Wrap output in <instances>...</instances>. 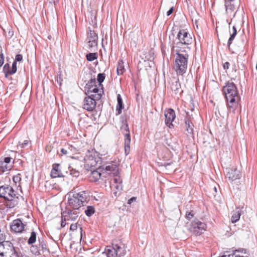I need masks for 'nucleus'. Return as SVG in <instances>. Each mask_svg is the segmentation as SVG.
I'll return each instance as SVG.
<instances>
[{"label":"nucleus","mask_w":257,"mask_h":257,"mask_svg":"<svg viewBox=\"0 0 257 257\" xmlns=\"http://www.w3.org/2000/svg\"><path fill=\"white\" fill-rule=\"evenodd\" d=\"M165 116L166 124L170 128L172 127V122L176 117L175 111L172 108L168 109L165 111Z\"/></svg>","instance_id":"ddd939ff"},{"label":"nucleus","mask_w":257,"mask_h":257,"mask_svg":"<svg viewBox=\"0 0 257 257\" xmlns=\"http://www.w3.org/2000/svg\"><path fill=\"white\" fill-rule=\"evenodd\" d=\"M125 71L123 62L122 60H119L117 67V73L118 75H122Z\"/></svg>","instance_id":"c85d7f7f"},{"label":"nucleus","mask_w":257,"mask_h":257,"mask_svg":"<svg viewBox=\"0 0 257 257\" xmlns=\"http://www.w3.org/2000/svg\"><path fill=\"white\" fill-rule=\"evenodd\" d=\"M23 60V56L21 54H17L15 57V60L14 61L20 62Z\"/></svg>","instance_id":"49530a36"},{"label":"nucleus","mask_w":257,"mask_h":257,"mask_svg":"<svg viewBox=\"0 0 257 257\" xmlns=\"http://www.w3.org/2000/svg\"><path fill=\"white\" fill-rule=\"evenodd\" d=\"M233 32L232 34H231L230 38H229L227 42V44L228 47L230 46L232 43V41L234 40L237 34L236 28L235 26H233L232 27Z\"/></svg>","instance_id":"c756f323"},{"label":"nucleus","mask_w":257,"mask_h":257,"mask_svg":"<svg viewBox=\"0 0 257 257\" xmlns=\"http://www.w3.org/2000/svg\"><path fill=\"white\" fill-rule=\"evenodd\" d=\"M77 228V223L71 224L70 227V230L71 231L76 230Z\"/></svg>","instance_id":"8fccbe9b"},{"label":"nucleus","mask_w":257,"mask_h":257,"mask_svg":"<svg viewBox=\"0 0 257 257\" xmlns=\"http://www.w3.org/2000/svg\"><path fill=\"white\" fill-rule=\"evenodd\" d=\"M185 130L189 134H193L194 125L192 122L190 116H186L185 118Z\"/></svg>","instance_id":"6ab92c4d"},{"label":"nucleus","mask_w":257,"mask_h":257,"mask_svg":"<svg viewBox=\"0 0 257 257\" xmlns=\"http://www.w3.org/2000/svg\"><path fill=\"white\" fill-rule=\"evenodd\" d=\"M241 177V173L239 170L236 167H232L226 169V177L230 181H233L237 179H239Z\"/></svg>","instance_id":"f8f14e48"},{"label":"nucleus","mask_w":257,"mask_h":257,"mask_svg":"<svg viewBox=\"0 0 257 257\" xmlns=\"http://www.w3.org/2000/svg\"><path fill=\"white\" fill-rule=\"evenodd\" d=\"M241 65H242V68H244L245 67L244 65L243 64Z\"/></svg>","instance_id":"0e129e2a"},{"label":"nucleus","mask_w":257,"mask_h":257,"mask_svg":"<svg viewBox=\"0 0 257 257\" xmlns=\"http://www.w3.org/2000/svg\"><path fill=\"white\" fill-rule=\"evenodd\" d=\"M36 233L35 231H32L31 236L28 240L29 244H32L36 242Z\"/></svg>","instance_id":"72a5a7b5"},{"label":"nucleus","mask_w":257,"mask_h":257,"mask_svg":"<svg viewBox=\"0 0 257 257\" xmlns=\"http://www.w3.org/2000/svg\"><path fill=\"white\" fill-rule=\"evenodd\" d=\"M112 245L114 249L116 251L117 255L118 257H120L123 256L125 253L126 251L124 248V245L123 244H118L112 243Z\"/></svg>","instance_id":"412c9836"},{"label":"nucleus","mask_w":257,"mask_h":257,"mask_svg":"<svg viewBox=\"0 0 257 257\" xmlns=\"http://www.w3.org/2000/svg\"><path fill=\"white\" fill-rule=\"evenodd\" d=\"M222 257H227V254H224L221 255Z\"/></svg>","instance_id":"e2e57ef3"},{"label":"nucleus","mask_w":257,"mask_h":257,"mask_svg":"<svg viewBox=\"0 0 257 257\" xmlns=\"http://www.w3.org/2000/svg\"><path fill=\"white\" fill-rule=\"evenodd\" d=\"M64 220V218L63 217V215H62V220H61V227H64L66 225V223Z\"/></svg>","instance_id":"6e6d98bb"},{"label":"nucleus","mask_w":257,"mask_h":257,"mask_svg":"<svg viewBox=\"0 0 257 257\" xmlns=\"http://www.w3.org/2000/svg\"><path fill=\"white\" fill-rule=\"evenodd\" d=\"M95 212L94 207L92 206H88L85 210V214L87 216H91Z\"/></svg>","instance_id":"473e14b6"},{"label":"nucleus","mask_w":257,"mask_h":257,"mask_svg":"<svg viewBox=\"0 0 257 257\" xmlns=\"http://www.w3.org/2000/svg\"><path fill=\"white\" fill-rule=\"evenodd\" d=\"M84 160L86 166L90 167H95L101 162V158L99 154L95 150H88L86 152Z\"/></svg>","instance_id":"39448f33"},{"label":"nucleus","mask_w":257,"mask_h":257,"mask_svg":"<svg viewBox=\"0 0 257 257\" xmlns=\"http://www.w3.org/2000/svg\"><path fill=\"white\" fill-rule=\"evenodd\" d=\"M120 130L124 136V150L126 155L129 154L130 151L131 136L130 130L127 123H124L121 126Z\"/></svg>","instance_id":"0eeeda50"},{"label":"nucleus","mask_w":257,"mask_h":257,"mask_svg":"<svg viewBox=\"0 0 257 257\" xmlns=\"http://www.w3.org/2000/svg\"><path fill=\"white\" fill-rule=\"evenodd\" d=\"M246 250L243 248H239L238 249L232 250V253L227 254V257H248L247 256L241 255L237 254V253H246Z\"/></svg>","instance_id":"393cba45"},{"label":"nucleus","mask_w":257,"mask_h":257,"mask_svg":"<svg viewBox=\"0 0 257 257\" xmlns=\"http://www.w3.org/2000/svg\"><path fill=\"white\" fill-rule=\"evenodd\" d=\"M137 200V197H133L130 199H128L127 201L128 204H131L133 202H135Z\"/></svg>","instance_id":"3c124183"},{"label":"nucleus","mask_w":257,"mask_h":257,"mask_svg":"<svg viewBox=\"0 0 257 257\" xmlns=\"http://www.w3.org/2000/svg\"><path fill=\"white\" fill-rule=\"evenodd\" d=\"M176 39L177 42L173 41L171 45V51L173 52H182L183 49L189 51L190 48L189 47L193 42V39L191 35L187 32L186 30H180L177 35Z\"/></svg>","instance_id":"f257e3e1"},{"label":"nucleus","mask_w":257,"mask_h":257,"mask_svg":"<svg viewBox=\"0 0 257 257\" xmlns=\"http://www.w3.org/2000/svg\"><path fill=\"white\" fill-rule=\"evenodd\" d=\"M4 63V55L2 52V49L1 48V52L0 53V67H1Z\"/></svg>","instance_id":"a18cd8bd"},{"label":"nucleus","mask_w":257,"mask_h":257,"mask_svg":"<svg viewBox=\"0 0 257 257\" xmlns=\"http://www.w3.org/2000/svg\"><path fill=\"white\" fill-rule=\"evenodd\" d=\"M80 214V209L78 208L71 207L67 205L65 210L62 212V215L64 218V220L75 221Z\"/></svg>","instance_id":"423d86ee"},{"label":"nucleus","mask_w":257,"mask_h":257,"mask_svg":"<svg viewBox=\"0 0 257 257\" xmlns=\"http://www.w3.org/2000/svg\"><path fill=\"white\" fill-rule=\"evenodd\" d=\"M225 3V7H226L227 6V5H232L234 4L233 1H224Z\"/></svg>","instance_id":"864d4df0"},{"label":"nucleus","mask_w":257,"mask_h":257,"mask_svg":"<svg viewBox=\"0 0 257 257\" xmlns=\"http://www.w3.org/2000/svg\"><path fill=\"white\" fill-rule=\"evenodd\" d=\"M97 100L99 99H94V98L88 95L83 100V108L88 111H92L96 107Z\"/></svg>","instance_id":"9d476101"},{"label":"nucleus","mask_w":257,"mask_h":257,"mask_svg":"<svg viewBox=\"0 0 257 257\" xmlns=\"http://www.w3.org/2000/svg\"><path fill=\"white\" fill-rule=\"evenodd\" d=\"M11 159L12 158L11 157H6L4 158V161H2V162L5 163V164H8V165H9Z\"/></svg>","instance_id":"de8ad7c7"},{"label":"nucleus","mask_w":257,"mask_h":257,"mask_svg":"<svg viewBox=\"0 0 257 257\" xmlns=\"http://www.w3.org/2000/svg\"><path fill=\"white\" fill-rule=\"evenodd\" d=\"M25 225L21 219H17L13 221L10 228L13 231L16 233H21L24 230Z\"/></svg>","instance_id":"4468645a"},{"label":"nucleus","mask_w":257,"mask_h":257,"mask_svg":"<svg viewBox=\"0 0 257 257\" xmlns=\"http://www.w3.org/2000/svg\"><path fill=\"white\" fill-rule=\"evenodd\" d=\"M162 257H164V256H162Z\"/></svg>","instance_id":"338daca9"},{"label":"nucleus","mask_w":257,"mask_h":257,"mask_svg":"<svg viewBox=\"0 0 257 257\" xmlns=\"http://www.w3.org/2000/svg\"><path fill=\"white\" fill-rule=\"evenodd\" d=\"M188 51L186 50L183 49L182 52H175L176 56L174 68L177 75L183 76L186 72L189 58Z\"/></svg>","instance_id":"20e7f679"},{"label":"nucleus","mask_w":257,"mask_h":257,"mask_svg":"<svg viewBox=\"0 0 257 257\" xmlns=\"http://www.w3.org/2000/svg\"><path fill=\"white\" fill-rule=\"evenodd\" d=\"M40 246L41 247V249L42 250H46V245L44 243V242L40 243Z\"/></svg>","instance_id":"4d7b16f0"},{"label":"nucleus","mask_w":257,"mask_h":257,"mask_svg":"<svg viewBox=\"0 0 257 257\" xmlns=\"http://www.w3.org/2000/svg\"><path fill=\"white\" fill-rule=\"evenodd\" d=\"M117 104L116 107V110L117 111L118 114H120L122 112V109L123 108V105L122 99L121 95L118 94L117 95Z\"/></svg>","instance_id":"a878e982"},{"label":"nucleus","mask_w":257,"mask_h":257,"mask_svg":"<svg viewBox=\"0 0 257 257\" xmlns=\"http://www.w3.org/2000/svg\"><path fill=\"white\" fill-rule=\"evenodd\" d=\"M68 204L67 205L70 206L71 207H75L80 208L84 204L79 200L76 196L74 195V193H72V190L68 194Z\"/></svg>","instance_id":"9b49d317"},{"label":"nucleus","mask_w":257,"mask_h":257,"mask_svg":"<svg viewBox=\"0 0 257 257\" xmlns=\"http://www.w3.org/2000/svg\"><path fill=\"white\" fill-rule=\"evenodd\" d=\"M96 80L95 78H91L86 84L85 86V90L86 92H91L93 91L94 89H95L96 86Z\"/></svg>","instance_id":"5701e85b"},{"label":"nucleus","mask_w":257,"mask_h":257,"mask_svg":"<svg viewBox=\"0 0 257 257\" xmlns=\"http://www.w3.org/2000/svg\"><path fill=\"white\" fill-rule=\"evenodd\" d=\"M98 54L97 53H89L86 55V59L88 61H92L97 59Z\"/></svg>","instance_id":"2f4dec72"},{"label":"nucleus","mask_w":257,"mask_h":257,"mask_svg":"<svg viewBox=\"0 0 257 257\" xmlns=\"http://www.w3.org/2000/svg\"><path fill=\"white\" fill-rule=\"evenodd\" d=\"M70 174L74 177H77L79 176V173L77 171L71 170H70Z\"/></svg>","instance_id":"09e8293b"},{"label":"nucleus","mask_w":257,"mask_h":257,"mask_svg":"<svg viewBox=\"0 0 257 257\" xmlns=\"http://www.w3.org/2000/svg\"><path fill=\"white\" fill-rule=\"evenodd\" d=\"M29 143V141L28 140H25L23 143H21V142H19V146H20L21 148H25L28 145Z\"/></svg>","instance_id":"c03bdc74"},{"label":"nucleus","mask_w":257,"mask_h":257,"mask_svg":"<svg viewBox=\"0 0 257 257\" xmlns=\"http://www.w3.org/2000/svg\"><path fill=\"white\" fill-rule=\"evenodd\" d=\"M6 239V235L4 230H2L0 226V241H4Z\"/></svg>","instance_id":"79ce46f5"},{"label":"nucleus","mask_w":257,"mask_h":257,"mask_svg":"<svg viewBox=\"0 0 257 257\" xmlns=\"http://www.w3.org/2000/svg\"><path fill=\"white\" fill-rule=\"evenodd\" d=\"M88 48L90 51L95 50L97 47L98 36L97 34L94 31L89 30L87 34Z\"/></svg>","instance_id":"1a4fd4ad"},{"label":"nucleus","mask_w":257,"mask_h":257,"mask_svg":"<svg viewBox=\"0 0 257 257\" xmlns=\"http://www.w3.org/2000/svg\"><path fill=\"white\" fill-rule=\"evenodd\" d=\"M17 70V63L16 61H14L12 64V69H11L10 75H13L16 73Z\"/></svg>","instance_id":"4c0bfd02"},{"label":"nucleus","mask_w":257,"mask_h":257,"mask_svg":"<svg viewBox=\"0 0 257 257\" xmlns=\"http://www.w3.org/2000/svg\"><path fill=\"white\" fill-rule=\"evenodd\" d=\"M109 247V248L105 249L107 257H118L116 252V251L113 247V246L112 245V247Z\"/></svg>","instance_id":"cd10ccee"},{"label":"nucleus","mask_w":257,"mask_h":257,"mask_svg":"<svg viewBox=\"0 0 257 257\" xmlns=\"http://www.w3.org/2000/svg\"><path fill=\"white\" fill-rule=\"evenodd\" d=\"M0 243H2L4 247H5V249L6 251H8V253L12 252L14 253L17 252L16 251L15 247L13 246V243L10 241H0Z\"/></svg>","instance_id":"4be33fe9"},{"label":"nucleus","mask_w":257,"mask_h":257,"mask_svg":"<svg viewBox=\"0 0 257 257\" xmlns=\"http://www.w3.org/2000/svg\"><path fill=\"white\" fill-rule=\"evenodd\" d=\"M206 225L205 223L195 219L192 222L190 231L196 235H199L206 230Z\"/></svg>","instance_id":"6e6552de"},{"label":"nucleus","mask_w":257,"mask_h":257,"mask_svg":"<svg viewBox=\"0 0 257 257\" xmlns=\"http://www.w3.org/2000/svg\"><path fill=\"white\" fill-rule=\"evenodd\" d=\"M100 176L101 173L98 170L92 171L88 176L89 180L92 182H96L100 179Z\"/></svg>","instance_id":"b1692460"},{"label":"nucleus","mask_w":257,"mask_h":257,"mask_svg":"<svg viewBox=\"0 0 257 257\" xmlns=\"http://www.w3.org/2000/svg\"><path fill=\"white\" fill-rule=\"evenodd\" d=\"M222 91L227 102V106L234 109L238 104L239 98L237 89L233 82H228L223 87Z\"/></svg>","instance_id":"7ed1b4c3"},{"label":"nucleus","mask_w":257,"mask_h":257,"mask_svg":"<svg viewBox=\"0 0 257 257\" xmlns=\"http://www.w3.org/2000/svg\"><path fill=\"white\" fill-rule=\"evenodd\" d=\"M174 11V7L173 6L171 7L170 9L169 10V11L167 12V15L168 16H170L172 14Z\"/></svg>","instance_id":"603ef678"},{"label":"nucleus","mask_w":257,"mask_h":257,"mask_svg":"<svg viewBox=\"0 0 257 257\" xmlns=\"http://www.w3.org/2000/svg\"><path fill=\"white\" fill-rule=\"evenodd\" d=\"M8 253V251L5 250V247H3L2 243H0V256L1 257H4L5 256H7V254Z\"/></svg>","instance_id":"e433bc0d"},{"label":"nucleus","mask_w":257,"mask_h":257,"mask_svg":"<svg viewBox=\"0 0 257 257\" xmlns=\"http://www.w3.org/2000/svg\"><path fill=\"white\" fill-rule=\"evenodd\" d=\"M104 169L106 171L109 172V174H112L114 176H117L119 174L117 162H111L107 164Z\"/></svg>","instance_id":"dca6fc26"},{"label":"nucleus","mask_w":257,"mask_h":257,"mask_svg":"<svg viewBox=\"0 0 257 257\" xmlns=\"http://www.w3.org/2000/svg\"><path fill=\"white\" fill-rule=\"evenodd\" d=\"M61 152L64 155H67L68 154L67 150H66V149H65L64 148H62L61 149Z\"/></svg>","instance_id":"13d9d810"},{"label":"nucleus","mask_w":257,"mask_h":257,"mask_svg":"<svg viewBox=\"0 0 257 257\" xmlns=\"http://www.w3.org/2000/svg\"><path fill=\"white\" fill-rule=\"evenodd\" d=\"M11 169V166L5 164V163H3L2 160L0 161V173H3L7 171H9Z\"/></svg>","instance_id":"7c9ffc66"},{"label":"nucleus","mask_w":257,"mask_h":257,"mask_svg":"<svg viewBox=\"0 0 257 257\" xmlns=\"http://www.w3.org/2000/svg\"><path fill=\"white\" fill-rule=\"evenodd\" d=\"M170 88L175 94H180L183 92V90L181 88V84L178 80H175L174 81H172Z\"/></svg>","instance_id":"aec40b11"},{"label":"nucleus","mask_w":257,"mask_h":257,"mask_svg":"<svg viewBox=\"0 0 257 257\" xmlns=\"http://www.w3.org/2000/svg\"><path fill=\"white\" fill-rule=\"evenodd\" d=\"M10 257H19V255L17 252H15L14 253H12L11 254Z\"/></svg>","instance_id":"bf43d9fd"},{"label":"nucleus","mask_w":257,"mask_h":257,"mask_svg":"<svg viewBox=\"0 0 257 257\" xmlns=\"http://www.w3.org/2000/svg\"><path fill=\"white\" fill-rule=\"evenodd\" d=\"M237 254H240V255H242L241 254H242V253H240V252H239V253H237Z\"/></svg>","instance_id":"69168bd1"},{"label":"nucleus","mask_w":257,"mask_h":257,"mask_svg":"<svg viewBox=\"0 0 257 257\" xmlns=\"http://www.w3.org/2000/svg\"><path fill=\"white\" fill-rule=\"evenodd\" d=\"M194 214H195V213H194V211H193V210L186 211L185 217L187 218L190 219L193 218Z\"/></svg>","instance_id":"58836bf2"},{"label":"nucleus","mask_w":257,"mask_h":257,"mask_svg":"<svg viewBox=\"0 0 257 257\" xmlns=\"http://www.w3.org/2000/svg\"><path fill=\"white\" fill-rule=\"evenodd\" d=\"M3 72L5 73V77L7 78L9 75H10L11 70L9 64L6 63L3 67Z\"/></svg>","instance_id":"c9c22d12"},{"label":"nucleus","mask_w":257,"mask_h":257,"mask_svg":"<svg viewBox=\"0 0 257 257\" xmlns=\"http://www.w3.org/2000/svg\"><path fill=\"white\" fill-rule=\"evenodd\" d=\"M214 191H215V192H217V188H216V187H214Z\"/></svg>","instance_id":"680f3d73"},{"label":"nucleus","mask_w":257,"mask_h":257,"mask_svg":"<svg viewBox=\"0 0 257 257\" xmlns=\"http://www.w3.org/2000/svg\"><path fill=\"white\" fill-rule=\"evenodd\" d=\"M31 250L34 254H37L40 253L38 248H37V246H36L32 245L31 247Z\"/></svg>","instance_id":"37998d69"},{"label":"nucleus","mask_w":257,"mask_h":257,"mask_svg":"<svg viewBox=\"0 0 257 257\" xmlns=\"http://www.w3.org/2000/svg\"><path fill=\"white\" fill-rule=\"evenodd\" d=\"M51 176L52 178L65 177V175L61 170V165L60 164H54L53 165Z\"/></svg>","instance_id":"a211bd4d"},{"label":"nucleus","mask_w":257,"mask_h":257,"mask_svg":"<svg viewBox=\"0 0 257 257\" xmlns=\"http://www.w3.org/2000/svg\"><path fill=\"white\" fill-rule=\"evenodd\" d=\"M13 181L16 184L17 183H20L21 180V175L18 174L13 177Z\"/></svg>","instance_id":"ea45409f"},{"label":"nucleus","mask_w":257,"mask_h":257,"mask_svg":"<svg viewBox=\"0 0 257 257\" xmlns=\"http://www.w3.org/2000/svg\"><path fill=\"white\" fill-rule=\"evenodd\" d=\"M105 78V75L104 73H99L97 75V80L99 82V87H102V85L101 84V83L104 80Z\"/></svg>","instance_id":"f704fd0d"},{"label":"nucleus","mask_w":257,"mask_h":257,"mask_svg":"<svg viewBox=\"0 0 257 257\" xmlns=\"http://www.w3.org/2000/svg\"><path fill=\"white\" fill-rule=\"evenodd\" d=\"M230 64L228 62H226L223 64V68L224 69H228L229 67Z\"/></svg>","instance_id":"5fc2aeb1"},{"label":"nucleus","mask_w":257,"mask_h":257,"mask_svg":"<svg viewBox=\"0 0 257 257\" xmlns=\"http://www.w3.org/2000/svg\"><path fill=\"white\" fill-rule=\"evenodd\" d=\"M195 24L196 25V28H198V21L196 20H195Z\"/></svg>","instance_id":"052dcab7"},{"label":"nucleus","mask_w":257,"mask_h":257,"mask_svg":"<svg viewBox=\"0 0 257 257\" xmlns=\"http://www.w3.org/2000/svg\"><path fill=\"white\" fill-rule=\"evenodd\" d=\"M240 215H241V211L238 208H237L235 210H234L233 211L232 215L231 216L232 223H235L238 220H239Z\"/></svg>","instance_id":"bb28decb"},{"label":"nucleus","mask_w":257,"mask_h":257,"mask_svg":"<svg viewBox=\"0 0 257 257\" xmlns=\"http://www.w3.org/2000/svg\"><path fill=\"white\" fill-rule=\"evenodd\" d=\"M0 197L4 199V204L8 208H13L18 205L19 201L13 188L10 185L0 186Z\"/></svg>","instance_id":"f03ea898"},{"label":"nucleus","mask_w":257,"mask_h":257,"mask_svg":"<svg viewBox=\"0 0 257 257\" xmlns=\"http://www.w3.org/2000/svg\"><path fill=\"white\" fill-rule=\"evenodd\" d=\"M72 193H74V195L80 200V201L84 204L88 200V193L85 191H79L78 188H74L72 190Z\"/></svg>","instance_id":"2eb2a0df"},{"label":"nucleus","mask_w":257,"mask_h":257,"mask_svg":"<svg viewBox=\"0 0 257 257\" xmlns=\"http://www.w3.org/2000/svg\"><path fill=\"white\" fill-rule=\"evenodd\" d=\"M85 94L87 95H89L93 98L94 99H100L102 94H103V90L102 87H101L100 88L96 85L95 89H94L93 91L91 92H86Z\"/></svg>","instance_id":"f3484780"},{"label":"nucleus","mask_w":257,"mask_h":257,"mask_svg":"<svg viewBox=\"0 0 257 257\" xmlns=\"http://www.w3.org/2000/svg\"><path fill=\"white\" fill-rule=\"evenodd\" d=\"M226 11L227 13L232 12L235 10V6L234 4L228 5L225 7Z\"/></svg>","instance_id":"a19ab883"}]
</instances>
